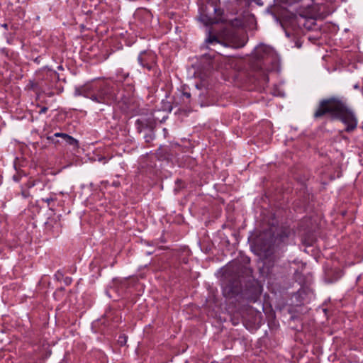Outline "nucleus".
<instances>
[{"mask_svg":"<svg viewBox=\"0 0 363 363\" xmlns=\"http://www.w3.org/2000/svg\"><path fill=\"white\" fill-rule=\"evenodd\" d=\"M327 113L339 118L345 124L347 132H352L357 128V119L354 114L339 99L333 97L322 100L313 116L315 118H319Z\"/></svg>","mask_w":363,"mask_h":363,"instance_id":"1","label":"nucleus"},{"mask_svg":"<svg viewBox=\"0 0 363 363\" xmlns=\"http://www.w3.org/2000/svg\"><path fill=\"white\" fill-rule=\"evenodd\" d=\"M298 4L295 8L298 16L303 18H323V6L315 3V0H294Z\"/></svg>","mask_w":363,"mask_h":363,"instance_id":"2","label":"nucleus"},{"mask_svg":"<svg viewBox=\"0 0 363 363\" xmlns=\"http://www.w3.org/2000/svg\"><path fill=\"white\" fill-rule=\"evenodd\" d=\"M255 55L257 58H266L274 68L281 66L280 56L269 46L260 45L256 48Z\"/></svg>","mask_w":363,"mask_h":363,"instance_id":"3","label":"nucleus"},{"mask_svg":"<svg viewBox=\"0 0 363 363\" xmlns=\"http://www.w3.org/2000/svg\"><path fill=\"white\" fill-rule=\"evenodd\" d=\"M291 15H292V17L290 18L289 22L286 19L287 16L284 17V22L281 23V26L284 28V29L285 30L286 35L288 38H292V40L294 42V44H295L294 46L296 47L297 48H301V45H302V42L301 40L299 30H296L295 33H293V32H291V29L289 28V26H291V27H294V26L295 24L294 21H295L296 15H294V14H291Z\"/></svg>","mask_w":363,"mask_h":363,"instance_id":"4","label":"nucleus"},{"mask_svg":"<svg viewBox=\"0 0 363 363\" xmlns=\"http://www.w3.org/2000/svg\"><path fill=\"white\" fill-rule=\"evenodd\" d=\"M95 88L92 84H86L82 86H79L75 88L74 95L77 96H82L86 98H89L92 101H100L99 99H96L94 96V91Z\"/></svg>","mask_w":363,"mask_h":363,"instance_id":"5","label":"nucleus"},{"mask_svg":"<svg viewBox=\"0 0 363 363\" xmlns=\"http://www.w3.org/2000/svg\"><path fill=\"white\" fill-rule=\"evenodd\" d=\"M216 7L213 6L212 5L206 6L204 11H202L199 19L200 21L206 26L216 23L217 20L213 17L212 12H217Z\"/></svg>","mask_w":363,"mask_h":363,"instance_id":"6","label":"nucleus"},{"mask_svg":"<svg viewBox=\"0 0 363 363\" xmlns=\"http://www.w3.org/2000/svg\"><path fill=\"white\" fill-rule=\"evenodd\" d=\"M95 89L94 91V96L96 99H99L100 101H94L97 103H106L110 99H113V95L111 92L110 88L107 86H104L101 89H98L94 86Z\"/></svg>","mask_w":363,"mask_h":363,"instance_id":"7","label":"nucleus"},{"mask_svg":"<svg viewBox=\"0 0 363 363\" xmlns=\"http://www.w3.org/2000/svg\"><path fill=\"white\" fill-rule=\"evenodd\" d=\"M226 43L235 48H240L244 46V40H240L239 34L236 32H228L224 35Z\"/></svg>","mask_w":363,"mask_h":363,"instance_id":"8","label":"nucleus"},{"mask_svg":"<svg viewBox=\"0 0 363 363\" xmlns=\"http://www.w3.org/2000/svg\"><path fill=\"white\" fill-rule=\"evenodd\" d=\"M240 291V288L238 284L235 286H225L223 289V294L225 296H231L233 295L238 294Z\"/></svg>","mask_w":363,"mask_h":363,"instance_id":"9","label":"nucleus"},{"mask_svg":"<svg viewBox=\"0 0 363 363\" xmlns=\"http://www.w3.org/2000/svg\"><path fill=\"white\" fill-rule=\"evenodd\" d=\"M146 53H143L141 54L139 57H138V60L140 62V65L143 67H147V68H151L152 67V65H149L147 62H146Z\"/></svg>","mask_w":363,"mask_h":363,"instance_id":"10","label":"nucleus"},{"mask_svg":"<svg viewBox=\"0 0 363 363\" xmlns=\"http://www.w3.org/2000/svg\"><path fill=\"white\" fill-rule=\"evenodd\" d=\"M260 250L265 252L266 256L269 255L272 251V241H270L268 244H264L261 246Z\"/></svg>","mask_w":363,"mask_h":363,"instance_id":"11","label":"nucleus"},{"mask_svg":"<svg viewBox=\"0 0 363 363\" xmlns=\"http://www.w3.org/2000/svg\"><path fill=\"white\" fill-rule=\"evenodd\" d=\"M67 144L74 146V147H78V141L72 138V136L69 135L66 140H64Z\"/></svg>","mask_w":363,"mask_h":363,"instance_id":"12","label":"nucleus"},{"mask_svg":"<svg viewBox=\"0 0 363 363\" xmlns=\"http://www.w3.org/2000/svg\"><path fill=\"white\" fill-rule=\"evenodd\" d=\"M206 43L210 44L213 43H219L220 41L218 40V38L214 35H209L208 38L206 39Z\"/></svg>","mask_w":363,"mask_h":363,"instance_id":"13","label":"nucleus"},{"mask_svg":"<svg viewBox=\"0 0 363 363\" xmlns=\"http://www.w3.org/2000/svg\"><path fill=\"white\" fill-rule=\"evenodd\" d=\"M230 25L233 26V27H239L242 25V22L240 20L238 19V18H235L234 20H232L230 21Z\"/></svg>","mask_w":363,"mask_h":363,"instance_id":"14","label":"nucleus"},{"mask_svg":"<svg viewBox=\"0 0 363 363\" xmlns=\"http://www.w3.org/2000/svg\"><path fill=\"white\" fill-rule=\"evenodd\" d=\"M54 136H55V137H60L63 140H66L67 138L69 136V135H67L66 133H56L54 134Z\"/></svg>","mask_w":363,"mask_h":363,"instance_id":"15","label":"nucleus"},{"mask_svg":"<svg viewBox=\"0 0 363 363\" xmlns=\"http://www.w3.org/2000/svg\"><path fill=\"white\" fill-rule=\"evenodd\" d=\"M153 138H154V136H153L152 133L151 131H150V134L146 135L145 136V141L147 143H150L153 140Z\"/></svg>","mask_w":363,"mask_h":363,"instance_id":"16","label":"nucleus"},{"mask_svg":"<svg viewBox=\"0 0 363 363\" xmlns=\"http://www.w3.org/2000/svg\"><path fill=\"white\" fill-rule=\"evenodd\" d=\"M48 109V107L43 106L39 111V113L40 114L45 113L47 112Z\"/></svg>","mask_w":363,"mask_h":363,"instance_id":"17","label":"nucleus"},{"mask_svg":"<svg viewBox=\"0 0 363 363\" xmlns=\"http://www.w3.org/2000/svg\"><path fill=\"white\" fill-rule=\"evenodd\" d=\"M43 201L46 202L48 204L50 203V202L51 201H54V199L52 197H50V198H46V199H42Z\"/></svg>","mask_w":363,"mask_h":363,"instance_id":"18","label":"nucleus"},{"mask_svg":"<svg viewBox=\"0 0 363 363\" xmlns=\"http://www.w3.org/2000/svg\"><path fill=\"white\" fill-rule=\"evenodd\" d=\"M183 96L186 98L187 99H189L191 98V94L187 91H184L182 94Z\"/></svg>","mask_w":363,"mask_h":363,"instance_id":"19","label":"nucleus"},{"mask_svg":"<svg viewBox=\"0 0 363 363\" xmlns=\"http://www.w3.org/2000/svg\"><path fill=\"white\" fill-rule=\"evenodd\" d=\"M120 340L119 342L121 343V344H123V343H125L126 342V337L125 336L123 337H120Z\"/></svg>","mask_w":363,"mask_h":363,"instance_id":"20","label":"nucleus"},{"mask_svg":"<svg viewBox=\"0 0 363 363\" xmlns=\"http://www.w3.org/2000/svg\"><path fill=\"white\" fill-rule=\"evenodd\" d=\"M48 140H53V138H52V136H49V137H48Z\"/></svg>","mask_w":363,"mask_h":363,"instance_id":"21","label":"nucleus"},{"mask_svg":"<svg viewBox=\"0 0 363 363\" xmlns=\"http://www.w3.org/2000/svg\"><path fill=\"white\" fill-rule=\"evenodd\" d=\"M203 58H208V56H207V55H204V56H203Z\"/></svg>","mask_w":363,"mask_h":363,"instance_id":"22","label":"nucleus"}]
</instances>
